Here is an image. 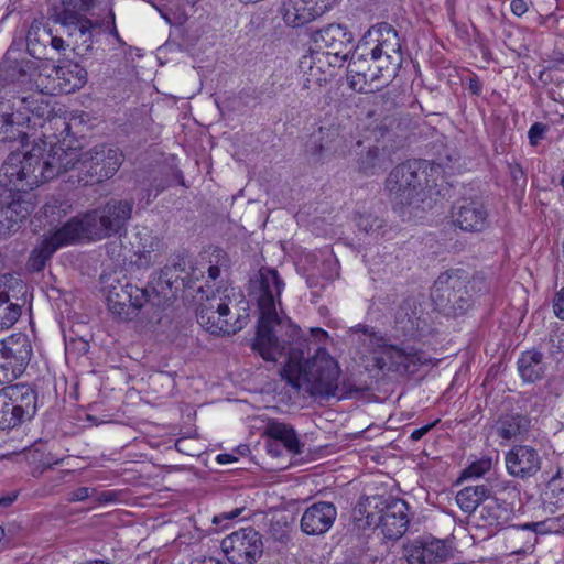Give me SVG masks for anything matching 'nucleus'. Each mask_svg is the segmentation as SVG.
<instances>
[{"instance_id": "obj_1", "label": "nucleus", "mask_w": 564, "mask_h": 564, "mask_svg": "<svg viewBox=\"0 0 564 564\" xmlns=\"http://www.w3.org/2000/svg\"><path fill=\"white\" fill-rule=\"evenodd\" d=\"M430 332L427 314L422 306L414 300H405L394 314V325L389 338L366 324L350 327L349 336L352 341L370 348L373 354L370 359L372 369L405 376L415 373L420 366L430 360L414 346L392 344L391 339L421 340Z\"/></svg>"}, {"instance_id": "obj_2", "label": "nucleus", "mask_w": 564, "mask_h": 564, "mask_svg": "<svg viewBox=\"0 0 564 564\" xmlns=\"http://www.w3.org/2000/svg\"><path fill=\"white\" fill-rule=\"evenodd\" d=\"M77 149H64L57 143L40 139L25 152H12L6 160L3 175L12 185L13 194L34 195L28 191L73 170Z\"/></svg>"}, {"instance_id": "obj_3", "label": "nucleus", "mask_w": 564, "mask_h": 564, "mask_svg": "<svg viewBox=\"0 0 564 564\" xmlns=\"http://www.w3.org/2000/svg\"><path fill=\"white\" fill-rule=\"evenodd\" d=\"M285 283L275 269L261 268L252 286L260 312L252 349L264 360L276 362L285 349V337L293 338L301 329L289 318L281 317L276 306Z\"/></svg>"}, {"instance_id": "obj_4", "label": "nucleus", "mask_w": 564, "mask_h": 564, "mask_svg": "<svg viewBox=\"0 0 564 564\" xmlns=\"http://www.w3.org/2000/svg\"><path fill=\"white\" fill-rule=\"evenodd\" d=\"M305 346L301 332L293 338L285 337V349L280 358L285 356L286 360L281 376L296 389L306 386L313 395L345 398L349 389L345 382H339L337 360L325 348H318L312 358L304 361Z\"/></svg>"}, {"instance_id": "obj_5", "label": "nucleus", "mask_w": 564, "mask_h": 564, "mask_svg": "<svg viewBox=\"0 0 564 564\" xmlns=\"http://www.w3.org/2000/svg\"><path fill=\"white\" fill-rule=\"evenodd\" d=\"M247 310L248 303L239 290L218 289L200 303L197 321L212 334L231 335L241 330L247 324Z\"/></svg>"}, {"instance_id": "obj_6", "label": "nucleus", "mask_w": 564, "mask_h": 564, "mask_svg": "<svg viewBox=\"0 0 564 564\" xmlns=\"http://www.w3.org/2000/svg\"><path fill=\"white\" fill-rule=\"evenodd\" d=\"M443 177L440 164L426 160H413L395 166L386 180V189L394 205L402 209L412 205L425 188L437 186Z\"/></svg>"}, {"instance_id": "obj_7", "label": "nucleus", "mask_w": 564, "mask_h": 564, "mask_svg": "<svg viewBox=\"0 0 564 564\" xmlns=\"http://www.w3.org/2000/svg\"><path fill=\"white\" fill-rule=\"evenodd\" d=\"M132 210V202L112 198L105 205L72 217L67 224L77 241L102 240L120 235L126 229Z\"/></svg>"}, {"instance_id": "obj_8", "label": "nucleus", "mask_w": 564, "mask_h": 564, "mask_svg": "<svg viewBox=\"0 0 564 564\" xmlns=\"http://www.w3.org/2000/svg\"><path fill=\"white\" fill-rule=\"evenodd\" d=\"M371 62L378 73L384 72V84L391 83L403 63L402 45L398 32L386 22L372 25L362 37Z\"/></svg>"}, {"instance_id": "obj_9", "label": "nucleus", "mask_w": 564, "mask_h": 564, "mask_svg": "<svg viewBox=\"0 0 564 564\" xmlns=\"http://www.w3.org/2000/svg\"><path fill=\"white\" fill-rule=\"evenodd\" d=\"M77 154L73 169L78 170L77 181L84 186L112 177L123 162L122 152L111 147H95L85 152L77 149Z\"/></svg>"}, {"instance_id": "obj_10", "label": "nucleus", "mask_w": 564, "mask_h": 564, "mask_svg": "<svg viewBox=\"0 0 564 564\" xmlns=\"http://www.w3.org/2000/svg\"><path fill=\"white\" fill-rule=\"evenodd\" d=\"M33 354L25 334H12L0 340V384L10 383L25 370Z\"/></svg>"}, {"instance_id": "obj_11", "label": "nucleus", "mask_w": 564, "mask_h": 564, "mask_svg": "<svg viewBox=\"0 0 564 564\" xmlns=\"http://www.w3.org/2000/svg\"><path fill=\"white\" fill-rule=\"evenodd\" d=\"M149 296L147 289L120 280H116L106 286L107 306L121 321L133 319L149 302Z\"/></svg>"}, {"instance_id": "obj_12", "label": "nucleus", "mask_w": 564, "mask_h": 564, "mask_svg": "<svg viewBox=\"0 0 564 564\" xmlns=\"http://www.w3.org/2000/svg\"><path fill=\"white\" fill-rule=\"evenodd\" d=\"M220 546L231 564H254L263 553L261 535L251 527L228 534Z\"/></svg>"}, {"instance_id": "obj_13", "label": "nucleus", "mask_w": 564, "mask_h": 564, "mask_svg": "<svg viewBox=\"0 0 564 564\" xmlns=\"http://www.w3.org/2000/svg\"><path fill=\"white\" fill-rule=\"evenodd\" d=\"M382 507L367 516V522L373 524L388 540L400 539L409 527V506L402 499H389Z\"/></svg>"}, {"instance_id": "obj_14", "label": "nucleus", "mask_w": 564, "mask_h": 564, "mask_svg": "<svg viewBox=\"0 0 564 564\" xmlns=\"http://www.w3.org/2000/svg\"><path fill=\"white\" fill-rule=\"evenodd\" d=\"M466 280L456 273H442L435 281L431 297L441 311L460 314L468 306Z\"/></svg>"}, {"instance_id": "obj_15", "label": "nucleus", "mask_w": 564, "mask_h": 564, "mask_svg": "<svg viewBox=\"0 0 564 564\" xmlns=\"http://www.w3.org/2000/svg\"><path fill=\"white\" fill-rule=\"evenodd\" d=\"M361 141L355 140L346 127H321L318 133L313 135L307 144V151L315 156L325 155L346 156L354 147H360Z\"/></svg>"}, {"instance_id": "obj_16", "label": "nucleus", "mask_w": 564, "mask_h": 564, "mask_svg": "<svg viewBox=\"0 0 564 564\" xmlns=\"http://www.w3.org/2000/svg\"><path fill=\"white\" fill-rule=\"evenodd\" d=\"M362 46L352 53L348 63L347 72L350 87L359 93H370L379 90L387 86L384 84V72H376L377 67L371 62L369 50L367 52H359Z\"/></svg>"}, {"instance_id": "obj_17", "label": "nucleus", "mask_w": 564, "mask_h": 564, "mask_svg": "<svg viewBox=\"0 0 564 564\" xmlns=\"http://www.w3.org/2000/svg\"><path fill=\"white\" fill-rule=\"evenodd\" d=\"M51 66L43 64L41 67L35 68L34 63L28 59L22 61H6L1 69L6 72V77L11 80L24 83L26 77H30L32 87L39 90L40 94L52 95L56 90L55 73H51Z\"/></svg>"}, {"instance_id": "obj_18", "label": "nucleus", "mask_w": 564, "mask_h": 564, "mask_svg": "<svg viewBox=\"0 0 564 564\" xmlns=\"http://www.w3.org/2000/svg\"><path fill=\"white\" fill-rule=\"evenodd\" d=\"M7 104L21 129L43 127L52 112L51 106L40 94L15 96Z\"/></svg>"}, {"instance_id": "obj_19", "label": "nucleus", "mask_w": 564, "mask_h": 564, "mask_svg": "<svg viewBox=\"0 0 564 564\" xmlns=\"http://www.w3.org/2000/svg\"><path fill=\"white\" fill-rule=\"evenodd\" d=\"M35 207L31 197L23 194H13L12 189L0 192V238L17 229L19 223L24 220Z\"/></svg>"}, {"instance_id": "obj_20", "label": "nucleus", "mask_w": 564, "mask_h": 564, "mask_svg": "<svg viewBox=\"0 0 564 564\" xmlns=\"http://www.w3.org/2000/svg\"><path fill=\"white\" fill-rule=\"evenodd\" d=\"M451 217L455 226L467 232L484 231L489 225L488 210L477 198L457 200L452 207Z\"/></svg>"}, {"instance_id": "obj_21", "label": "nucleus", "mask_w": 564, "mask_h": 564, "mask_svg": "<svg viewBox=\"0 0 564 564\" xmlns=\"http://www.w3.org/2000/svg\"><path fill=\"white\" fill-rule=\"evenodd\" d=\"M77 242L72 229L66 223L50 236L45 237L31 252L28 269L32 272L42 271L52 254L64 246Z\"/></svg>"}, {"instance_id": "obj_22", "label": "nucleus", "mask_w": 564, "mask_h": 564, "mask_svg": "<svg viewBox=\"0 0 564 564\" xmlns=\"http://www.w3.org/2000/svg\"><path fill=\"white\" fill-rule=\"evenodd\" d=\"M62 36L64 39V50L62 53L70 48L76 55L85 56L93 48L94 30L96 25L90 19H76L73 21L59 22Z\"/></svg>"}, {"instance_id": "obj_23", "label": "nucleus", "mask_w": 564, "mask_h": 564, "mask_svg": "<svg viewBox=\"0 0 564 564\" xmlns=\"http://www.w3.org/2000/svg\"><path fill=\"white\" fill-rule=\"evenodd\" d=\"M505 462L509 475L524 480L540 471L542 458L534 447L516 445L506 454Z\"/></svg>"}, {"instance_id": "obj_24", "label": "nucleus", "mask_w": 564, "mask_h": 564, "mask_svg": "<svg viewBox=\"0 0 564 564\" xmlns=\"http://www.w3.org/2000/svg\"><path fill=\"white\" fill-rule=\"evenodd\" d=\"M336 518V507L332 502L319 501L304 510L300 527L307 535H323L330 530Z\"/></svg>"}, {"instance_id": "obj_25", "label": "nucleus", "mask_w": 564, "mask_h": 564, "mask_svg": "<svg viewBox=\"0 0 564 564\" xmlns=\"http://www.w3.org/2000/svg\"><path fill=\"white\" fill-rule=\"evenodd\" d=\"M329 0H285L282 18L286 25L301 28L322 15Z\"/></svg>"}, {"instance_id": "obj_26", "label": "nucleus", "mask_w": 564, "mask_h": 564, "mask_svg": "<svg viewBox=\"0 0 564 564\" xmlns=\"http://www.w3.org/2000/svg\"><path fill=\"white\" fill-rule=\"evenodd\" d=\"M48 45L52 50L62 53L64 50V37L54 34L52 29L42 22L34 21L26 32V50L35 58L47 56Z\"/></svg>"}, {"instance_id": "obj_27", "label": "nucleus", "mask_w": 564, "mask_h": 564, "mask_svg": "<svg viewBox=\"0 0 564 564\" xmlns=\"http://www.w3.org/2000/svg\"><path fill=\"white\" fill-rule=\"evenodd\" d=\"M447 553L445 543L437 539H416L404 545L408 564H438Z\"/></svg>"}, {"instance_id": "obj_28", "label": "nucleus", "mask_w": 564, "mask_h": 564, "mask_svg": "<svg viewBox=\"0 0 564 564\" xmlns=\"http://www.w3.org/2000/svg\"><path fill=\"white\" fill-rule=\"evenodd\" d=\"M311 40L317 50V54H319V51L343 53V50H350L349 46L352 44L354 37L345 25L332 23L313 32Z\"/></svg>"}, {"instance_id": "obj_29", "label": "nucleus", "mask_w": 564, "mask_h": 564, "mask_svg": "<svg viewBox=\"0 0 564 564\" xmlns=\"http://www.w3.org/2000/svg\"><path fill=\"white\" fill-rule=\"evenodd\" d=\"M1 390L7 395V400L12 403L11 406H14V412L21 423L34 416L37 395L31 387L12 384Z\"/></svg>"}, {"instance_id": "obj_30", "label": "nucleus", "mask_w": 564, "mask_h": 564, "mask_svg": "<svg viewBox=\"0 0 564 564\" xmlns=\"http://www.w3.org/2000/svg\"><path fill=\"white\" fill-rule=\"evenodd\" d=\"M137 239L134 263L139 268H149L158 263L163 252V241L147 229L139 231Z\"/></svg>"}, {"instance_id": "obj_31", "label": "nucleus", "mask_w": 564, "mask_h": 564, "mask_svg": "<svg viewBox=\"0 0 564 564\" xmlns=\"http://www.w3.org/2000/svg\"><path fill=\"white\" fill-rule=\"evenodd\" d=\"M57 79L56 89L66 94L80 89L87 83V70L77 63L66 62L51 68Z\"/></svg>"}, {"instance_id": "obj_32", "label": "nucleus", "mask_w": 564, "mask_h": 564, "mask_svg": "<svg viewBox=\"0 0 564 564\" xmlns=\"http://www.w3.org/2000/svg\"><path fill=\"white\" fill-rule=\"evenodd\" d=\"M264 435L274 441L281 442L283 446L293 454L301 453V444L296 432L289 424L270 420L264 427Z\"/></svg>"}, {"instance_id": "obj_33", "label": "nucleus", "mask_w": 564, "mask_h": 564, "mask_svg": "<svg viewBox=\"0 0 564 564\" xmlns=\"http://www.w3.org/2000/svg\"><path fill=\"white\" fill-rule=\"evenodd\" d=\"M518 370L525 382H534L541 379L545 371L543 354L536 350H528L518 359Z\"/></svg>"}, {"instance_id": "obj_34", "label": "nucleus", "mask_w": 564, "mask_h": 564, "mask_svg": "<svg viewBox=\"0 0 564 564\" xmlns=\"http://www.w3.org/2000/svg\"><path fill=\"white\" fill-rule=\"evenodd\" d=\"M12 115L7 101L0 102V141L12 142L20 140L23 144L28 133L21 129L20 124Z\"/></svg>"}, {"instance_id": "obj_35", "label": "nucleus", "mask_w": 564, "mask_h": 564, "mask_svg": "<svg viewBox=\"0 0 564 564\" xmlns=\"http://www.w3.org/2000/svg\"><path fill=\"white\" fill-rule=\"evenodd\" d=\"M95 0H61L59 6L55 8L54 21L56 23L73 21L76 19H88V12Z\"/></svg>"}, {"instance_id": "obj_36", "label": "nucleus", "mask_w": 564, "mask_h": 564, "mask_svg": "<svg viewBox=\"0 0 564 564\" xmlns=\"http://www.w3.org/2000/svg\"><path fill=\"white\" fill-rule=\"evenodd\" d=\"M489 496L490 490L485 485L468 486L457 492L456 502L463 512L473 513Z\"/></svg>"}, {"instance_id": "obj_37", "label": "nucleus", "mask_w": 564, "mask_h": 564, "mask_svg": "<svg viewBox=\"0 0 564 564\" xmlns=\"http://www.w3.org/2000/svg\"><path fill=\"white\" fill-rule=\"evenodd\" d=\"M530 420L521 414H508L499 421L498 435L503 440H511L527 433Z\"/></svg>"}, {"instance_id": "obj_38", "label": "nucleus", "mask_w": 564, "mask_h": 564, "mask_svg": "<svg viewBox=\"0 0 564 564\" xmlns=\"http://www.w3.org/2000/svg\"><path fill=\"white\" fill-rule=\"evenodd\" d=\"M355 220L358 230L372 239H379L386 234V221L372 213H359Z\"/></svg>"}, {"instance_id": "obj_39", "label": "nucleus", "mask_w": 564, "mask_h": 564, "mask_svg": "<svg viewBox=\"0 0 564 564\" xmlns=\"http://www.w3.org/2000/svg\"><path fill=\"white\" fill-rule=\"evenodd\" d=\"M562 469L558 468L556 474L551 477L547 481L546 489L544 492L545 501L555 508L560 509L564 507V487L561 484Z\"/></svg>"}, {"instance_id": "obj_40", "label": "nucleus", "mask_w": 564, "mask_h": 564, "mask_svg": "<svg viewBox=\"0 0 564 564\" xmlns=\"http://www.w3.org/2000/svg\"><path fill=\"white\" fill-rule=\"evenodd\" d=\"M7 400V395L0 390V430L13 429L21 424L20 420L14 412V406H11Z\"/></svg>"}, {"instance_id": "obj_41", "label": "nucleus", "mask_w": 564, "mask_h": 564, "mask_svg": "<svg viewBox=\"0 0 564 564\" xmlns=\"http://www.w3.org/2000/svg\"><path fill=\"white\" fill-rule=\"evenodd\" d=\"M525 527L532 528L534 532L540 534L545 533H562L564 531V514L554 518H547L540 522H533Z\"/></svg>"}, {"instance_id": "obj_42", "label": "nucleus", "mask_w": 564, "mask_h": 564, "mask_svg": "<svg viewBox=\"0 0 564 564\" xmlns=\"http://www.w3.org/2000/svg\"><path fill=\"white\" fill-rule=\"evenodd\" d=\"M492 467V458L482 456L471 462L462 473V478H479L487 474Z\"/></svg>"}, {"instance_id": "obj_43", "label": "nucleus", "mask_w": 564, "mask_h": 564, "mask_svg": "<svg viewBox=\"0 0 564 564\" xmlns=\"http://www.w3.org/2000/svg\"><path fill=\"white\" fill-rule=\"evenodd\" d=\"M379 167V150L378 148H370L366 155L359 161V170L370 175L375 174Z\"/></svg>"}, {"instance_id": "obj_44", "label": "nucleus", "mask_w": 564, "mask_h": 564, "mask_svg": "<svg viewBox=\"0 0 564 564\" xmlns=\"http://www.w3.org/2000/svg\"><path fill=\"white\" fill-rule=\"evenodd\" d=\"M70 206L66 203L57 199L52 198L48 202L45 203L43 206V212L46 217H51L55 219V217H61L62 215H65Z\"/></svg>"}, {"instance_id": "obj_45", "label": "nucleus", "mask_w": 564, "mask_h": 564, "mask_svg": "<svg viewBox=\"0 0 564 564\" xmlns=\"http://www.w3.org/2000/svg\"><path fill=\"white\" fill-rule=\"evenodd\" d=\"M349 52L350 50H343V53H337V51H325L321 54L326 58L329 66L340 67L347 59Z\"/></svg>"}, {"instance_id": "obj_46", "label": "nucleus", "mask_w": 564, "mask_h": 564, "mask_svg": "<svg viewBox=\"0 0 564 564\" xmlns=\"http://www.w3.org/2000/svg\"><path fill=\"white\" fill-rule=\"evenodd\" d=\"M243 511H245V508H235L230 511L220 512V513L214 516L213 523L217 524V525L226 527L227 525L225 523L226 521L236 520L238 517H240L242 514Z\"/></svg>"}, {"instance_id": "obj_47", "label": "nucleus", "mask_w": 564, "mask_h": 564, "mask_svg": "<svg viewBox=\"0 0 564 564\" xmlns=\"http://www.w3.org/2000/svg\"><path fill=\"white\" fill-rule=\"evenodd\" d=\"M546 131V126L541 122L533 123L529 131H528V138L531 145H536L539 141L543 138L544 133Z\"/></svg>"}, {"instance_id": "obj_48", "label": "nucleus", "mask_w": 564, "mask_h": 564, "mask_svg": "<svg viewBox=\"0 0 564 564\" xmlns=\"http://www.w3.org/2000/svg\"><path fill=\"white\" fill-rule=\"evenodd\" d=\"M95 496V488L79 487L69 492L68 500L72 502L91 499Z\"/></svg>"}, {"instance_id": "obj_49", "label": "nucleus", "mask_w": 564, "mask_h": 564, "mask_svg": "<svg viewBox=\"0 0 564 564\" xmlns=\"http://www.w3.org/2000/svg\"><path fill=\"white\" fill-rule=\"evenodd\" d=\"M96 503H109L117 499V494L112 490L97 491L95 489V496L91 498Z\"/></svg>"}, {"instance_id": "obj_50", "label": "nucleus", "mask_w": 564, "mask_h": 564, "mask_svg": "<svg viewBox=\"0 0 564 564\" xmlns=\"http://www.w3.org/2000/svg\"><path fill=\"white\" fill-rule=\"evenodd\" d=\"M554 314L564 319V286L556 293L553 301Z\"/></svg>"}, {"instance_id": "obj_51", "label": "nucleus", "mask_w": 564, "mask_h": 564, "mask_svg": "<svg viewBox=\"0 0 564 564\" xmlns=\"http://www.w3.org/2000/svg\"><path fill=\"white\" fill-rule=\"evenodd\" d=\"M510 9L517 17H522L529 10V4L525 0H511Z\"/></svg>"}, {"instance_id": "obj_52", "label": "nucleus", "mask_w": 564, "mask_h": 564, "mask_svg": "<svg viewBox=\"0 0 564 564\" xmlns=\"http://www.w3.org/2000/svg\"><path fill=\"white\" fill-rule=\"evenodd\" d=\"M551 344L557 352L564 354V329L557 330L551 336Z\"/></svg>"}, {"instance_id": "obj_53", "label": "nucleus", "mask_w": 564, "mask_h": 564, "mask_svg": "<svg viewBox=\"0 0 564 564\" xmlns=\"http://www.w3.org/2000/svg\"><path fill=\"white\" fill-rule=\"evenodd\" d=\"M434 426V423L433 424H427V425H424L420 429H415L412 433H411V436L410 438L412 441H419L421 440L432 427Z\"/></svg>"}, {"instance_id": "obj_54", "label": "nucleus", "mask_w": 564, "mask_h": 564, "mask_svg": "<svg viewBox=\"0 0 564 564\" xmlns=\"http://www.w3.org/2000/svg\"><path fill=\"white\" fill-rule=\"evenodd\" d=\"M191 564H226V563H224L220 560H217L215 557L203 556V557H196V558L192 560Z\"/></svg>"}, {"instance_id": "obj_55", "label": "nucleus", "mask_w": 564, "mask_h": 564, "mask_svg": "<svg viewBox=\"0 0 564 564\" xmlns=\"http://www.w3.org/2000/svg\"><path fill=\"white\" fill-rule=\"evenodd\" d=\"M481 88V83L477 78L469 80V89L474 95H480Z\"/></svg>"}, {"instance_id": "obj_56", "label": "nucleus", "mask_w": 564, "mask_h": 564, "mask_svg": "<svg viewBox=\"0 0 564 564\" xmlns=\"http://www.w3.org/2000/svg\"><path fill=\"white\" fill-rule=\"evenodd\" d=\"M511 175L513 177L514 181H518L519 177L523 180V182H525V177H524V174H523V171L521 169L520 165H513L511 166Z\"/></svg>"}, {"instance_id": "obj_57", "label": "nucleus", "mask_w": 564, "mask_h": 564, "mask_svg": "<svg viewBox=\"0 0 564 564\" xmlns=\"http://www.w3.org/2000/svg\"><path fill=\"white\" fill-rule=\"evenodd\" d=\"M207 272L209 279L213 281H215L220 275V269L218 265H209Z\"/></svg>"}, {"instance_id": "obj_58", "label": "nucleus", "mask_w": 564, "mask_h": 564, "mask_svg": "<svg viewBox=\"0 0 564 564\" xmlns=\"http://www.w3.org/2000/svg\"><path fill=\"white\" fill-rule=\"evenodd\" d=\"M9 311H10V313H9L10 314V323H13L20 316V307L18 305L11 304L9 306Z\"/></svg>"}, {"instance_id": "obj_59", "label": "nucleus", "mask_w": 564, "mask_h": 564, "mask_svg": "<svg viewBox=\"0 0 564 564\" xmlns=\"http://www.w3.org/2000/svg\"><path fill=\"white\" fill-rule=\"evenodd\" d=\"M522 534H523V532L518 530V529H513V530L505 532V535H507V538L510 539V540H517Z\"/></svg>"}, {"instance_id": "obj_60", "label": "nucleus", "mask_w": 564, "mask_h": 564, "mask_svg": "<svg viewBox=\"0 0 564 564\" xmlns=\"http://www.w3.org/2000/svg\"><path fill=\"white\" fill-rule=\"evenodd\" d=\"M232 460H235V459L230 455H228V454H220L217 457V462L220 463V464H227V463H230Z\"/></svg>"}, {"instance_id": "obj_61", "label": "nucleus", "mask_w": 564, "mask_h": 564, "mask_svg": "<svg viewBox=\"0 0 564 564\" xmlns=\"http://www.w3.org/2000/svg\"><path fill=\"white\" fill-rule=\"evenodd\" d=\"M14 499L15 496L0 498V506L8 507L14 501Z\"/></svg>"}, {"instance_id": "obj_62", "label": "nucleus", "mask_w": 564, "mask_h": 564, "mask_svg": "<svg viewBox=\"0 0 564 564\" xmlns=\"http://www.w3.org/2000/svg\"><path fill=\"white\" fill-rule=\"evenodd\" d=\"M525 553V550L523 547L514 549L511 551V554H521Z\"/></svg>"}, {"instance_id": "obj_63", "label": "nucleus", "mask_w": 564, "mask_h": 564, "mask_svg": "<svg viewBox=\"0 0 564 564\" xmlns=\"http://www.w3.org/2000/svg\"><path fill=\"white\" fill-rule=\"evenodd\" d=\"M8 297H9V296H8V294H7V293H3V292H1V293H0V302H6V301H8Z\"/></svg>"}, {"instance_id": "obj_64", "label": "nucleus", "mask_w": 564, "mask_h": 564, "mask_svg": "<svg viewBox=\"0 0 564 564\" xmlns=\"http://www.w3.org/2000/svg\"><path fill=\"white\" fill-rule=\"evenodd\" d=\"M561 185H562L563 191H564V176H563V177H562V180H561Z\"/></svg>"}]
</instances>
